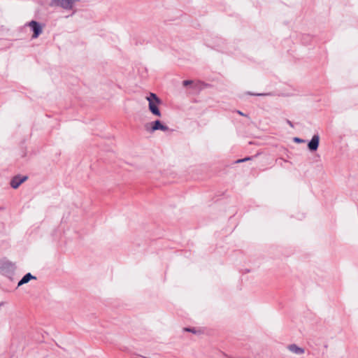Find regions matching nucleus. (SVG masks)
<instances>
[{
  "mask_svg": "<svg viewBox=\"0 0 358 358\" xmlns=\"http://www.w3.org/2000/svg\"><path fill=\"white\" fill-rule=\"evenodd\" d=\"M238 113L240 114L241 115H243V116L245 115L242 112H241L239 110L238 111Z\"/></svg>",
  "mask_w": 358,
  "mask_h": 358,
  "instance_id": "15",
  "label": "nucleus"
},
{
  "mask_svg": "<svg viewBox=\"0 0 358 358\" xmlns=\"http://www.w3.org/2000/svg\"><path fill=\"white\" fill-rule=\"evenodd\" d=\"M192 83V80H184L183 81V85L184 86H187L188 85H190Z\"/></svg>",
  "mask_w": 358,
  "mask_h": 358,
  "instance_id": "11",
  "label": "nucleus"
},
{
  "mask_svg": "<svg viewBox=\"0 0 358 358\" xmlns=\"http://www.w3.org/2000/svg\"><path fill=\"white\" fill-rule=\"evenodd\" d=\"M150 125V129L147 128V130H148L150 132H154L157 130H162L164 131H166L169 130V127L166 125L162 124L159 120H155L151 122Z\"/></svg>",
  "mask_w": 358,
  "mask_h": 358,
  "instance_id": "4",
  "label": "nucleus"
},
{
  "mask_svg": "<svg viewBox=\"0 0 358 358\" xmlns=\"http://www.w3.org/2000/svg\"><path fill=\"white\" fill-rule=\"evenodd\" d=\"M320 143V136L315 134L308 144V149L310 151H315L317 150Z\"/></svg>",
  "mask_w": 358,
  "mask_h": 358,
  "instance_id": "5",
  "label": "nucleus"
},
{
  "mask_svg": "<svg viewBox=\"0 0 358 358\" xmlns=\"http://www.w3.org/2000/svg\"><path fill=\"white\" fill-rule=\"evenodd\" d=\"M250 158V157H246V158H244V159H238L236 161L237 163H240V162H245L247 160H249Z\"/></svg>",
  "mask_w": 358,
  "mask_h": 358,
  "instance_id": "12",
  "label": "nucleus"
},
{
  "mask_svg": "<svg viewBox=\"0 0 358 358\" xmlns=\"http://www.w3.org/2000/svg\"><path fill=\"white\" fill-rule=\"evenodd\" d=\"M27 178V176H15L10 181V186L13 189H17Z\"/></svg>",
  "mask_w": 358,
  "mask_h": 358,
  "instance_id": "6",
  "label": "nucleus"
},
{
  "mask_svg": "<svg viewBox=\"0 0 358 358\" xmlns=\"http://www.w3.org/2000/svg\"><path fill=\"white\" fill-rule=\"evenodd\" d=\"M146 100L148 101V108L150 113L153 115L160 117L162 116V113L159 108L162 103L160 99L155 93L150 92L146 96Z\"/></svg>",
  "mask_w": 358,
  "mask_h": 358,
  "instance_id": "1",
  "label": "nucleus"
},
{
  "mask_svg": "<svg viewBox=\"0 0 358 358\" xmlns=\"http://www.w3.org/2000/svg\"><path fill=\"white\" fill-rule=\"evenodd\" d=\"M36 278L31 275V273H28L19 281L17 284V287L22 286L24 284L29 282L32 279H36Z\"/></svg>",
  "mask_w": 358,
  "mask_h": 358,
  "instance_id": "8",
  "label": "nucleus"
},
{
  "mask_svg": "<svg viewBox=\"0 0 358 358\" xmlns=\"http://www.w3.org/2000/svg\"><path fill=\"white\" fill-rule=\"evenodd\" d=\"M294 141L296 142V143H303L304 142V140L300 138H298V137H295L294 138Z\"/></svg>",
  "mask_w": 358,
  "mask_h": 358,
  "instance_id": "10",
  "label": "nucleus"
},
{
  "mask_svg": "<svg viewBox=\"0 0 358 358\" xmlns=\"http://www.w3.org/2000/svg\"><path fill=\"white\" fill-rule=\"evenodd\" d=\"M79 1L80 0H51L50 6L51 7H60L64 10H69L73 9L74 3Z\"/></svg>",
  "mask_w": 358,
  "mask_h": 358,
  "instance_id": "2",
  "label": "nucleus"
},
{
  "mask_svg": "<svg viewBox=\"0 0 358 358\" xmlns=\"http://www.w3.org/2000/svg\"><path fill=\"white\" fill-rule=\"evenodd\" d=\"M287 123H288L291 127H293L292 123L289 120H287Z\"/></svg>",
  "mask_w": 358,
  "mask_h": 358,
  "instance_id": "14",
  "label": "nucleus"
},
{
  "mask_svg": "<svg viewBox=\"0 0 358 358\" xmlns=\"http://www.w3.org/2000/svg\"><path fill=\"white\" fill-rule=\"evenodd\" d=\"M251 95H255V96H268L270 94H264V93H259V94H250Z\"/></svg>",
  "mask_w": 358,
  "mask_h": 358,
  "instance_id": "13",
  "label": "nucleus"
},
{
  "mask_svg": "<svg viewBox=\"0 0 358 358\" xmlns=\"http://www.w3.org/2000/svg\"><path fill=\"white\" fill-rule=\"evenodd\" d=\"M287 349L295 355H303L305 352V350L303 348L299 347L296 344H291L287 346Z\"/></svg>",
  "mask_w": 358,
  "mask_h": 358,
  "instance_id": "7",
  "label": "nucleus"
},
{
  "mask_svg": "<svg viewBox=\"0 0 358 358\" xmlns=\"http://www.w3.org/2000/svg\"><path fill=\"white\" fill-rule=\"evenodd\" d=\"M184 331H188V332H192L193 334H196V331L194 329H192V328H184Z\"/></svg>",
  "mask_w": 358,
  "mask_h": 358,
  "instance_id": "9",
  "label": "nucleus"
},
{
  "mask_svg": "<svg viewBox=\"0 0 358 358\" xmlns=\"http://www.w3.org/2000/svg\"><path fill=\"white\" fill-rule=\"evenodd\" d=\"M27 26L29 27L33 31L32 38H36L42 33L43 29L40 23L35 20H31L27 24Z\"/></svg>",
  "mask_w": 358,
  "mask_h": 358,
  "instance_id": "3",
  "label": "nucleus"
}]
</instances>
